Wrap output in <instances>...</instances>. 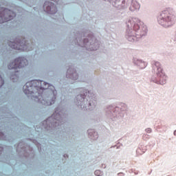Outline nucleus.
Masks as SVG:
<instances>
[{
	"instance_id": "f3484780",
	"label": "nucleus",
	"mask_w": 176,
	"mask_h": 176,
	"mask_svg": "<svg viewBox=\"0 0 176 176\" xmlns=\"http://www.w3.org/2000/svg\"><path fill=\"white\" fill-rule=\"evenodd\" d=\"M34 98H35V97H34V96H32V100H34Z\"/></svg>"
},
{
	"instance_id": "0eeeda50",
	"label": "nucleus",
	"mask_w": 176,
	"mask_h": 176,
	"mask_svg": "<svg viewBox=\"0 0 176 176\" xmlns=\"http://www.w3.org/2000/svg\"><path fill=\"white\" fill-rule=\"evenodd\" d=\"M153 68H156L157 69V75L159 78H164L165 76H164V73H163V69H162V65H160V63L159 62H155L154 63V65L153 67Z\"/></svg>"
},
{
	"instance_id": "6e6552de",
	"label": "nucleus",
	"mask_w": 176,
	"mask_h": 176,
	"mask_svg": "<svg viewBox=\"0 0 176 176\" xmlns=\"http://www.w3.org/2000/svg\"><path fill=\"white\" fill-rule=\"evenodd\" d=\"M56 101V98H54V100H52V101H46L43 99L41 100V98H38V102H41V104H43V105H45L46 107H49V105H52V104H54V102Z\"/></svg>"
},
{
	"instance_id": "7ed1b4c3",
	"label": "nucleus",
	"mask_w": 176,
	"mask_h": 176,
	"mask_svg": "<svg viewBox=\"0 0 176 176\" xmlns=\"http://www.w3.org/2000/svg\"><path fill=\"white\" fill-rule=\"evenodd\" d=\"M27 65H28V60L24 57H19L15 59L12 63H10V65H8V69H15L14 76L17 78L16 73L19 72V69Z\"/></svg>"
},
{
	"instance_id": "f8f14e48",
	"label": "nucleus",
	"mask_w": 176,
	"mask_h": 176,
	"mask_svg": "<svg viewBox=\"0 0 176 176\" xmlns=\"http://www.w3.org/2000/svg\"><path fill=\"white\" fill-rule=\"evenodd\" d=\"M5 83V81L3 80V78H2V76H0V87H2Z\"/></svg>"
},
{
	"instance_id": "ddd939ff",
	"label": "nucleus",
	"mask_w": 176,
	"mask_h": 176,
	"mask_svg": "<svg viewBox=\"0 0 176 176\" xmlns=\"http://www.w3.org/2000/svg\"><path fill=\"white\" fill-rule=\"evenodd\" d=\"M94 173H95V175H97V176L101 175V171L98 170H96Z\"/></svg>"
},
{
	"instance_id": "f03ea898",
	"label": "nucleus",
	"mask_w": 176,
	"mask_h": 176,
	"mask_svg": "<svg viewBox=\"0 0 176 176\" xmlns=\"http://www.w3.org/2000/svg\"><path fill=\"white\" fill-rule=\"evenodd\" d=\"M176 17L171 14L170 10H165L161 13L158 22L163 27H171L175 23Z\"/></svg>"
},
{
	"instance_id": "aec40b11",
	"label": "nucleus",
	"mask_w": 176,
	"mask_h": 176,
	"mask_svg": "<svg viewBox=\"0 0 176 176\" xmlns=\"http://www.w3.org/2000/svg\"><path fill=\"white\" fill-rule=\"evenodd\" d=\"M92 50H94V49H93Z\"/></svg>"
},
{
	"instance_id": "20e7f679",
	"label": "nucleus",
	"mask_w": 176,
	"mask_h": 176,
	"mask_svg": "<svg viewBox=\"0 0 176 176\" xmlns=\"http://www.w3.org/2000/svg\"><path fill=\"white\" fill-rule=\"evenodd\" d=\"M2 10L3 11L0 13V17L3 21L0 23L10 21V20H13V17H16V14L13 12V11L9 10L6 8H2Z\"/></svg>"
},
{
	"instance_id": "6ab92c4d",
	"label": "nucleus",
	"mask_w": 176,
	"mask_h": 176,
	"mask_svg": "<svg viewBox=\"0 0 176 176\" xmlns=\"http://www.w3.org/2000/svg\"><path fill=\"white\" fill-rule=\"evenodd\" d=\"M11 78H12V79H14V77L12 76Z\"/></svg>"
},
{
	"instance_id": "4468645a",
	"label": "nucleus",
	"mask_w": 176,
	"mask_h": 176,
	"mask_svg": "<svg viewBox=\"0 0 176 176\" xmlns=\"http://www.w3.org/2000/svg\"><path fill=\"white\" fill-rule=\"evenodd\" d=\"M146 133H148V134H149V133H152V129L151 128H147L146 129Z\"/></svg>"
},
{
	"instance_id": "a211bd4d",
	"label": "nucleus",
	"mask_w": 176,
	"mask_h": 176,
	"mask_svg": "<svg viewBox=\"0 0 176 176\" xmlns=\"http://www.w3.org/2000/svg\"><path fill=\"white\" fill-rule=\"evenodd\" d=\"M174 135H176V131H174Z\"/></svg>"
},
{
	"instance_id": "39448f33",
	"label": "nucleus",
	"mask_w": 176,
	"mask_h": 176,
	"mask_svg": "<svg viewBox=\"0 0 176 176\" xmlns=\"http://www.w3.org/2000/svg\"><path fill=\"white\" fill-rule=\"evenodd\" d=\"M8 45L12 47V49H15L16 50H22L23 52H29L28 45L23 44L21 41H16L14 42L10 41L8 43Z\"/></svg>"
},
{
	"instance_id": "423d86ee",
	"label": "nucleus",
	"mask_w": 176,
	"mask_h": 176,
	"mask_svg": "<svg viewBox=\"0 0 176 176\" xmlns=\"http://www.w3.org/2000/svg\"><path fill=\"white\" fill-rule=\"evenodd\" d=\"M44 9H45V12L49 13V14H55L57 13V8L54 6V3L46 1L43 6Z\"/></svg>"
},
{
	"instance_id": "f257e3e1",
	"label": "nucleus",
	"mask_w": 176,
	"mask_h": 176,
	"mask_svg": "<svg viewBox=\"0 0 176 176\" xmlns=\"http://www.w3.org/2000/svg\"><path fill=\"white\" fill-rule=\"evenodd\" d=\"M49 87V83L42 80H34L30 82H28L25 85L23 86V92L30 97L34 94V91L36 90H46Z\"/></svg>"
},
{
	"instance_id": "9b49d317",
	"label": "nucleus",
	"mask_w": 176,
	"mask_h": 176,
	"mask_svg": "<svg viewBox=\"0 0 176 176\" xmlns=\"http://www.w3.org/2000/svg\"><path fill=\"white\" fill-rule=\"evenodd\" d=\"M72 79H73V80H76V79H78V74L76 73H73L72 74V77H70Z\"/></svg>"
},
{
	"instance_id": "9d476101",
	"label": "nucleus",
	"mask_w": 176,
	"mask_h": 176,
	"mask_svg": "<svg viewBox=\"0 0 176 176\" xmlns=\"http://www.w3.org/2000/svg\"><path fill=\"white\" fill-rule=\"evenodd\" d=\"M140 3H138V2L137 1H133L132 3V7L131 8V10L133 12L134 10L140 9Z\"/></svg>"
},
{
	"instance_id": "dca6fc26",
	"label": "nucleus",
	"mask_w": 176,
	"mask_h": 176,
	"mask_svg": "<svg viewBox=\"0 0 176 176\" xmlns=\"http://www.w3.org/2000/svg\"><path fill=\"white\" fill-rule=\"evenodd\" d=\"M82 97V98H81V101H84L85 100V96H81Z\"/></svg>"
},
{
	"instance_id": "1a4fd4ad",
	"label": "nucleus",
	"mask_w": 176,
	"mask_h": 176,
	"mask_svg": "<svg viewBox=\"0 0 176 176\" xmlns=\"http://www.w3.org/2000/svg\"><path fill=\"white\" fill-rule=\"evenodd\" d=\"M134 21L136 23H135L133 25V30H135V31H138V30H140V25H143L144 23L140 21V20L138 19H134Z\"/></svg>"
},
{
	"instance_id": "2eb2a0df",
	"label": "nucleus",
	"mask_w": 176,
	"mask_h": 176,
	"mask_svg": "<svg viewBox=\"0 0 176 176\" xmlns=\"http://www.w3.org/2000/svg\"><path fill=\"white\" fill-rule=\"evenodd\" d=\"M160 85H164V83H166V80H164V82H162V80H160Z\"/></svg>"
}]
</instances>
